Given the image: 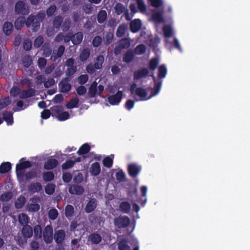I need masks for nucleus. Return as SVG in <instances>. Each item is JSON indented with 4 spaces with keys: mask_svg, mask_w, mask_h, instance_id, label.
Listing matches in <instances>:
<instances>
[{
    "mask_svg": "<svg viewBox=\"0 0 250 250\" xmlns=\"http://www.w3.org/2000/svg\"><path fill=\"white\" fill-rule=\"evenodd\" d=\"M42 178L43 180L46 182H51L54 180V174L51 171L45 172L43 173Z\"/></svg>",
    "mask_w": 250,
    "mask_h": 250,
    "instance_id": "obj_46",
    "label": "nucleus"
},
{
    "mask_svg": "<svg viewBox=\"0 0 250 250\" xmlns=\"http://www.w3.org/2000/svg\"><path fill=\"white\" fill-rule=\"evenodd\" d=\"M59 91L61 92L66 93L72 88V85L69 83L60 82L58 84Z\"/></svg>",
    "mask_w": 250,
    "mask_h": 250,
    "instance_id": "obj_23",
    "label": "nucleus"
},
{
    "mask_svg": "<svg viewBox=\"0 0 250 250\" xmlns=\"http://www.w3.org/2000/svg\"><path fill=\"white\" fill-rule=\"evenodd\" d=\"M163 31L164 36L169 38L172 35V29L169 25H167L163 27Z\"/></svg>",
    "mask_w": 250,
    "mask_h": 250,
    "instance_id": "obj_54",
    "label": "nucleus"
},
{
    "mask_svg": "<svg viewBox=\"0 0 250 250\" xmlns=\"http://www.w3.org/2000/svg\"><path fill=\"white\" fill-rule=\"evenodd\" d=\"M68 191L71 194L81 195L84 193V188L77 184H73L69 188Z\"/></svg>",
    "mask_w": 250,
    "mask_h": 250,
    "instance_id": "obj_10",
    "label": "nucleus"
},
{
    "mask_svg": "<svg viewBox=\"0 0 250 250\" xmlns=\"http://www.w3.org/2000/svg\"><path fill=\"white\" fill-rule=\"evenodd\" d=\"M13 29V26L11 22L6 21L3 26V31L4 34L8 36L11 34Z\"/></svg>",
    "mask_w": 250,
    "mask_h": 250,
    "instance_id": "obj_29",
    "label": "nucleus"
},
{
    "mask_svg": "<svg viewBox=\"0 0 250 250\" xmlns=\"http://www.w3.org/2000/svg\"><path fill=\"white\" fill-rule=\"evenodd\" d=\"M15 11L18 14L25 15L28 13L29 9L25 2L18 0L15 5Z\"/></svg>",
    "mask_w": 250,
    "mask_h": 250,
    "instance_id": "obj_5",
    "label": "nucleus"
},
{
    "mask_svg": "<svg viewBox=\"0 0 250 250\" xmlns=\"http://www.w3.org/2000/svg\"><path fill=\"white\" fill-rule=\"evenodd\" d=\"M12 168V164L9 162H3L0 165V173H8Z\"/></svg>",
    "mask_w": 250,
    "mask_h": 250,
    "instance_id": "obj_25",
    "label": "nucleus"
},
{
    "mask_svg": "<svg viewBox=\"0 0 250 250\" xmlns=\"http://www.w3.org/2000/svg\"><path fill=\"white\" fill-rule=\"evenodd\" d=\"M25 160L24 157L21 159L19 163L17 164L16 167V172L18 177L24 175L23 170L32 167V163L29 161H23Z\"/></svg>",
    "mask_w": 250,
    "mask_h": 250,
    "instance_id": "obj_3",
    "label": "nucleus"
},
{
    "mask_svg": "<svg viewBox=\"0 0 250 250\" xmlns=\"http://www.w3.org/2000/svg\"><path fill=\"white\" fill-rule=\"evenodd\" d=\"M66 37L68 39H64L66 41H69L71 40V42L74 44H78L81 43L83 38V35L82 32H77V33L72 35L71 36H66Z\"/></svg>",
    "mask_w": 250,
    "mask_h": 250,
    "instance_id": "obj_11",
    "label": "nucleus"
},
{
    "mask_svg": "<svg viewBox=\"0 0 250 250\" xmlns=\"http://www.w3.org/2000/svg\"><path fill=\"white\" fill-rule=\"evenodd\" d=\"M65 51V47L63 45H60L57 50H54L52 56H51V60L53 62L57 60L58 58L62 57L64 54Z\"/></svg>",
    "mask_w": 250,
    "mask_h": 250,
    "instance_id": "obj_12",
    "label": "nucleus"
},
{
    "mask_svg": "<svg viewBox=\"0 0 250 250\" xmlns=\"http://www.w3.org/2000/svg\"><path fill=\"white\" fill-rule=\"evenodd\" d=\"M28 190L32 193H38L42 190V184L39 182L31 183L28 188Z\"/></svg>",
    "mask_w": 250,
    "mask_h": 250,
    "instance_id": "obj_16",
    "label": "nucleus"
},
{
    "mask_svg": "<svg viewBox=\"0 0 250 250\" xmlns=\"http://www.w3.org/2000/svg\"><path fill=\"white\" fill-rule=\"evenodd\" d=\"M45 18V14L38 13L36 15H30L27 19L25 25L27 27H32L33 32H36L40 27L41 22Z\"/></svg>",
    "mask_w": 250,
    "mask_h": 250,
    "instance_id": "obj_2",
    "label": "nucleus"
},
{
    "mask_svg": "<svg viewBox=\"0 0 250 250\" xmlns=\"http://www.w3.org/2000/svg\"><path fill=\"white\" fill-rule=\"evenodd\" d=\"M146 51V46L143 44H140L134 49L133 52L136 55H143Z\"/></svg>",
    "mask_w": 250,
    "mask_h": 250,
    "instance_id": "obj_41",
    "label": "nucleus"
},
{
    "mask_svg": "<svg viewBox=\"0 0 250 250\" xmlns=\"http://www.w3.org/2000/svg\"><path fill=\"white\" fill-rule=\"evenodd\" d=\"M141 170V167L136 164H130L128 166V172L130 176L135 178L137 177Z\"/></svg>",
    "mask_w": 250,
    "mask_h": 250,
    "instance_id": "obj_8",
    "label": "nucleus"
},
{
    "mask_svg": "<svg viewBox=\"0 0 250 250\" xmlns=\"http://www.w3.org/2000/svg\"><path fill=\"white\" fill-rule=\"evenodd\" d=\"M104 166L107 168H111L113 165V158L110 156L104 157L103 161Z\"/></svg>",
    "mask_w": 250,
    "mask_h": 250,
    "instance_id": "obj_52",
    "label": "nucleus"
},
{
    "mask_svg": "<svg viewBox=\"0 0 250 250\" xmlns=\"http://www.w3.org/2000/svg\"><path fill=\"white\" fill-rule=\"evenodd\" d=\"M51 113L52 117H57L61 112L63 110V107L62 105H54L51 107Z\"/></svg>",
    "mask_w": 250,
    "mask_h": 250,
    "instance_id": "obj_35",
    "label": "nucleus"
},
{
    "mask_svg": "<svg viewBox=\"0 0 250 250\" xmlns=\"http://www.w3.org/2000/svg\"><path fill=\"white\" fill-rule=\"evenodd\" d=\"M55 185L52 183L47 184L45 187V193L48 195H52L55 191Z\"/></svg>",
    "mask_w": 250,
    "mask_h": 250,
    "instance_id": "obj_43",
    "label": "nucleus"
},
{
    "mask_svg": "<svg viewBox=\"0 0 250 250\" xmlns=\"http://www.w3.org/2000/svg\"><path fill=\"white\" fill-rule=\"evenodd\" d=\"M107 19V13L105 10H101L97 15V21L99 23H104Z\"/></svg>",
    "mask_w": 250,
    "mask_h": 250,
    "instance_id": "obj_34",
    "label": "nucleus"
},
{
    "mask_svg": "<svg viewBox=\"0 0 250 250\" xmlns=\"http://www.w3.org/2000/svg\"><path fill=\"white\" fill-rule=\"evenodd\" d=\"M75 164V162L72 160H66L63 164H62V168L63 170L68 169L72 168Z\"/></svg>",
    "mask_w": 250,
    "mask_h": 250,
    "instance_id": "obj_56",
    "label": "nucleus"
},
{
    "mask_svg": "<svg viewBox=\"0 0 250 250\" xmlns=\"http://www.w3.org/2000/svg\"><path fill=\"white\" fill-rule=\"evenodd\" d=\"M91 175L94 176H98L101 172V167L100 164L96 162L92 163L90 168Z\"/></svg>",
    "mask_w": 250,
    "mask_h": 250,
    "instance_id": "obj_20",
    "label": "nucleus"
},
{
    "mask_svg": "<svg viewBox=\"0 0 250 250\" xmlns=\"http://www.w3.org/2000/svg\"><path fill=\"white\" fill-rule=\"evenodd\" d=\"M97 83L96 82L93 83L88 90L89 96L91 98H93L96 96V94L97 92Z\"/></svg>",
    "mask_w": 250,
    "mask_h": 250,
    "instance_id": "obj_44",
    "label": "nucleus"
},
{
    "mask_svg": "<svg viewBox=\"0 0 250 250\" xmlns=\"http://www.w3.org/2000/svg\"><path fill=\"white\" fill-rule=\"evenodd\" d=\"M97 207V200L95 198H91L86 204L84 211L86 213H90L94 210Z\"/></svg>",
    "mask_w": 250,
    "mask_h": 250,
    "instance_id": "obj_13",
    "label": "nucleus"
},
{
    "mask_svg": "<svg viewBox=\"0 0 250 250\" xmlns=\"http://www.w3.org/2000/svg\"><path fill=\"white\" fill-rule=\"evenodd\" d=\"M72 175L70 173L66 172L62 175L63 181L65 183H70L72 181Z\"/></svg>",
    "mask_w": 250,
    "mask_h": 250,
    "instance_id": "obj_64",
    "label": "nucleus"
},
{
    "mask_svg": "<svg viewBox=\"0 0 250 250\" xmlns=\"http://www.w3.org/2000/svg\"><path fill=\"white\" fill-rule=\"evenodd\" d=\"M149 74V71L147 68H142L134 71L133 74V79L135 81H137V80L148 76Z\"/></svg>",
    "mask_w": 250,
    "mask_h": 250,
    "instance_id": "obj_9",
    "label": "nucleus"
},
{
    "mask_svg": "<svg viewBox=\"0 0 250 250\" xmlns=\"http://www.w3.org/2000/svg\"><path fill=\"white\" fill-rule=\"evenodd\" d=\"M124 5L121 3H117L115 6V12L117 15H120L124 12Z\"/></svg>",
    "mask_w": 250,
    "mask_h": 250,
    "instance_id": "obj_63",
    "label": "nucleus"
},
{
    "mask_svg": "<svg viewBox=\"0 0 250 250\" xmlns=\"http://www.w3.org/2000/svg\"><path fill=\"white\" fill-rule=\"evenodd\" d=\"M88 240L90 241L92 244L98 245L102 241V237L99 233L93 232L89 236Z\"/></svg>",
    "mask_w": 250,
    "mask_h": 250,
    "instance_id": "obj_18",
    "label": "nucleus"
},
{
    "mask_svg": "<svg viewBox=\"0 0 250 250\" xmlns=\"http://www.w3.org/2000/svg\"><path fill=\"white\" fill-rule=\"evenodd\" d=\"M118 250H130V247L128 245L127 240L123 239L118 243Z\"/></svg>",
    "mask_w": 250,
    "mask_h": 250,
    "instance_id": "obj_31",
    "label": "nucleus"
},
{
    "mask_svg": "<svg viewBox=\"0 0 250 250\" xmlns=\"http://www.w3.org/2000/svg\"><path fill=\"white\" fill-rule=\"evenodd\" d=\"M114 224L118 229L126 228L130 224V219L127 216H119L114 219Z\"/></svg>",
    "mask_w": 250,
    "mask_h": 250,
    "instance_id": "obj_4",
    "label": "nucleus"
},
{
    "mask_svg": "<svg viewBox=\"0 0 250 250\" xmlns=\"http://www.w3.org/2000/svg\"><path fill=\"white\" fill-rule=\"evenodd\" d=\"M104 62V56L103 55L98 56L95 60L94 67L96 69H100L103 67Z\"/></svg>",
    "mask_w": 250,
    "mask_h": 250,
    "instance_id": "obj_32",
    "label": "nucleus"
},
{
    "mask_svg": "<svg viewBox=\"0 0 250 250\" xmlns=\"http://www.w3.org/2000/svg\"><path fill=\"white\" fill-rule=\"evenodd\" d=\"M54 239L58 244H62L65 239V231L60 229L56 231L54 234Z\"/></svg>",
    "mask_w": 250,
    "mask_h": 250,
    "instance_id": "obj_15",
    "label": "nucleus"
},
{
    "mask_svg": "<svg viewBox=\"0 0 250 250\" xmlns=\"http://www.w3.org/2000/svg\"><path fill=\"white\" fill-rule=\"evenodd\" d=\"M167 69L164 64L161 65L158 68V77L159 79L164 78L167 74Z\"/></svg>",
    "mask_w": 250,
    "mask_h": 250,
    "instance_id": "obj_36",
    "label": "nucleus"
},
{
    "mask_svg": "<svg viewBox=\"0 0 250 250\" xmlns=\"http://www.w3.org/2000/svg\"><path fill=\"white\" fill-rule=\"evenodd\" d=\"M120 210L124 213H128L130 211L131 205L127 201H123L119 204Z\"/></svg>",
    "mask_w": 250,
    "mask_h": 250,
    "instance_id": "obj_26",
    "label": "nucleus"
},
{
    "mask_svg": "<svg viewBox=\"0 0 250 250\" xmlns=\"http://www.w3.org/2000/svg\"><path fill=\"white\" fill-rule=\"evenodd\" d=\"M123 91L118 90L116 94L108 97V101L111 105H118L123 97Z\"/></svg>",
    "mask_w": 250,
    "mask_h": 250,
    "instance_id": "obj_7",
    "label": "nucleus"
},
{
    "mask_svg": "<svg viewBox=\"0 0 250 250\" xmlns=\"http://www.w3.org/2000/svg\"><path fill=\"white\" fill-rule=\"evenodd\" d=\"M63 18L61 15H58L55 17L53 21V25L56 29H59L63 21Z\"/></svg>",
    "mask_w": 250,
    "mask_h": 250,
    "instance_id": "obj_38",
    "label": "nucleus"
},
{
    "mask_svg": "<svg viewBox=\"0 0 250 250\" xmlns=\"http://www.w3.org/2000/svg\"><path fill=\"white\" fill-rule=\"evenodd\" d=\"M48 217L51 220H55L58 217V211L56 208H52L48 211Z\"/></svg>",
    "mask_w": 250,
    "mask_h": 250,
    "instance_id": "obj_57",
    "label": "nucleus"
},
{
    "mask_svg": "<svg viewBox=\"0 0 250 250\" xmlns=\"http://www.w3.org/2000/svg\"><path fill=\"white\" fill-rule=\"evenodd\" d=\"M74 208L72 205H67L65 208V216L69 218L74 215Z\"/></svg>",
    "mask_w": 250,
    "mask_h": 250,
    "instance_id": "obj_37",
    "label": "nucleus"
},
{
    "mask_svg": "<svg viewBox=\"0 0 250 250\" xmlns=\"http://www.w3.org/2000/svg\"><path fill=\"white\" fill-rule=\"evenodd\" d=\"M21 233L24 237L31 238L33 236V229L30 225H25L22 227Z\"/></svg>",
    "mask_w": 250,
    "mask_h": 250,
    "instance_id": "obj_22",
    "label": "nucleus"
},
{
    "mask_svg": "<svg viewBox=\"0 0 250 250\" xmlns=\"http://www.w3.org/2000/svg\"><path fill=\"white\" fill-rule=\"evenodd\" d=\"M69 118V114L67 111L60 112L58 115V119L59 121H65Z\"/></svg>",
    "mask_w": 250,
    "mask_h": 250,
    "instance_id": "obj_61",
    "label": "nucleus"
},
{
    "mask_svg": "<svg viewBox=\"0 0 250 250\" xmlns=\"http://www.w3.org/2000/svg\"><path fill=\"white\" fill-rule=\"evenodd\" d=\"M26 203V198L22 195L18 197L15 202V206L17 208H21Z\"/></svg>",
    "mask_w": 250,
    "mask_h": 250,
    "instance_id": "obj_39",
    "label": "nucleus"
},
{
    "mask_svg": "<svg viewBox=\"0 0 250 250\" xmlns=\"http://www.w3.org/2000/svg\"><path fill=\"white\" fill-rule=\"evenodd\" d=\"M26 19L24 17H19L14 22V26L16 29L20 30L26 24Z\"/></svg>",
    "mask_w": 250,
    "mask_h": 250,
    "instance_id": "obj_27",
    "label": "nucleus"
},
{
    "mask_svg": "<svg viewBox=\"0 0 250 250\" xmlns=\"http://www.w3.org/2000/svg\"><path fill=\"white\" fill-rule=\"evenodd\" d=\"M79 104V99L78 98H74L70 100V101L68 103L66 106L67 109H73V108L78 107V104Z\"/></svg>",
    "mask_w": 250,
    "mask_h": 250,
    "instance_id": "obj_45",
    "label": "nucleus"
},
{
    "mask_svg": "<svg viewBox=\"0 0 250 250\" xmlns=\"http://www.w3.org/2000/svg\"><path fill=\"white\" fill-rule=\"evenodd\" d=\"M162 82L161 81L155 82L154 89L151 91L148 98H147L148 93L146 89L142 87H136L137 84L136 83H132L130 86V92L131 94L135 93L137 96L140 98V100H146L150 98L156 96L160 92L162 87Z\"/></svg>",
    "mask_w": 250,
    "mask_h": 250,
    "instance_id": "obj_1",
    "label": "nucleus"
},
{
    "mask_svg": "<svg viewBox=\"0 0 250 250\" xmlns=\"http://www.w3.org/2000/svg\"><path fill=\"white\" fill-rule=\"evenodd\" d=\"M134 55L133 50L131 49L127 50L123 55V62L126 63H130L134 60Z\"/></svg>",
    "mask_w": 250,
    "mask_h": 250,
    "instance_id": "obj_19",
    "label": "nucleus"
},
{
    "mask_svg": "<svg viewBox=\"0 0 250 250\" xmlns=\"http://www.w3.org/2000/svg\"><path fill=\"white\" fill-rule=\"evenodd\" d=\"M58 161L55 159H49L45 162L44 167L45 169L51 170L58 166Z\"/></svg>",
    "mask_w": 250,
    "mask_h": 250,
    "instance_id": "obj_21",
    "label": "nucleus"
},
{
    "mask_svg": "<svg viewBox=\"0 0 250 250\" xmlns=\"http://www.w3.org/2000/svg\"><path fill=\"white\" fill-rule=\"evenodd\" d=\"M159 63L158 59L154 57L150 59L149 63V68L151 71H154L157 69Z\"/></svg>",
    "mask_w": 250,
    "mask_h": 250,
    "instance_id": "obj_40",
    "label": "nucleus"
},
{
    "mask_svg": "<svg viewBox=\"0 0 250 250\" xmlns=\"http://www.w3.org/2000/svg\"><path fill=\"white\" fill-rule=\"evenodd\" d=\"M116 177L118 182H124L125 180V175L122 169L118 171L116 174Z\"/></svg>",
    "mask_w": 250,
    "mask_h": 250,
    "instance_id": "obj_51",
    "label": "nucleus"
},
{
    "mask_svg": "<svg viewBox=\"0 0 250 250\" xmlns=\"http://www.w3.org/2000/svg\"><path fill=\"white\" fill-rule=\"evenodd\" d=\"M153 20L157 22H162L164 21L163 14L160 12L153 13L152 15Z\"/></svg>",
    "mask_w": 250,
    "mask_h": 250,
    "instance_id": "obj_49",
    "label": "nucleus"
},
{
    "mask_svg": "<svg viewBox=\"0 0 250 250\" xmlns=\"http://www.w3.org/2000/svg\"><path fill=\"white\" fill-rule=\"evenodd\" d=\"M2 118L8 125H12L13 123L12 112L5 111L2 114Z\"/></svg>",
    "mask_w": 250,
    "mask_h": 250,
    "instance_id": "obj_28",
    "label": "nucleus"
},
{
    "mask_svg": "<svg viewBox=\"0 0 250 250\" xmlns=\"http://www.w3.org/2000/svg\"><path fill=\"white\" fill-rule=\"evenodd\" d=\"M90 56V49L89 48H84L79 55L80 60L82 62L87 61Z\"/></svg>",
    "mask_w": 250,
    "mask_h": 250,
    "instance_id": "obj_24",
    "label": "nucleus"
},
{
    "mask_svg": "<svg viewBox=\"0 0 250 250\" xmlns=\"http://www.w3.org/2000/svg\"><path fill=\"white\" fill-rule=\"evenodd\" d=\"M142 26V21L139 19H135L130 22V30L133 33H137Z\"/></svg>",
    "mask_w": 250,
    "mask_h": 250,
    "instance_id": "obj_14",
    "label": "nucleus"
},
{
    "mask_svg": "<svg viewBox=\"0 0 250 250\" xmlns=\"http://www.w3.org/2000/svg\"><path fill=\"white\" fill-rule=\"evenodd\" d=\"M118 44L120 48L126 49L130 46V42L128 39L125 38L121 40Z\"/></svg>",
    "mask_w": 250,
    "mask_h": 250,
    "instance_id": "obj_48",
    "label": "nucleus"
},
{
    "mask_svg": "<svg viewBox=\"0 0 250 250\" xmlns=\"http://www.w3.org/2000/svg\"><path fill=\"white\" fill-rule=\"evenodd\" d=\"M89 77L86 74L81 75L78 78V81L79 83L84 84L88 81Z\"/></svg>",
    "mask_w": 250,
    "mask_h": 250,
    "instance_id": "obj_62",
    "label": "nucleus"
},
{
    "mask_svg": "<svg viewBox=\"0 0 250 250\" xmlns=\"http://www.w3.org/2000/svg\"><path fill=\"white\" fill-rule=\"evenodd\" d=\"M10 104L11 101L8 97L0 99V110L4 109V108L9 105Z\"/></svg>",
    "mask_w": 250,
    "mask_h": 250,
    "instance_id": "obj_53",
    "label": "nucleus"
},
{
    "mask_svg": "<svg viewBox=\"0 0 250 250\" xmlns=\"http://www.w3.org/2000/svg\"><path fill=\"white\" fill-rule=\"evenodd\" d=\"M43 42V37L42 36H39L34 41V46L35 48H39L42 45Z\"/></svg>",
    "mask_w": 250,
    "mask_h": 250,
    "instance_id": "obj_55",
    "label": "nucleus"
},
{
    "mask_svg": "<svg viewBox=\"0 0 250 250\" xmlns=\"http://www.w3.org/2000/svg\"><path fill=\"white\" fill-rule=\"evenodd\" d=\"M34 232L35 236L38 238L42 237V230L41 226L39 225H36L34 227Z\"/></svg>",
    "mask_w": 250,
    "mask_h": 250,
    "instance_id": "obj_60",
    "label": "nucleus"
},
{
    "mask_svg": "<svg viewBox=\"0 0 250 250\" xmlns=\"http://www.w3.org/2000/svg\"><path fill=\"white\" fill-rule=\"evenodd\" d=\"M102 42V37L100 36H96L94 37L92 40V44L93 47H98L100 45Z\"/></svg>",
    "mask_w": 250,
    "mask_h": 250,
    "instance_id": "obj_59",
    "label": "nucleus"
},
{
    "mask_svg": "<svg viewBox=\"0 0 250 250\" xmlns=\"http://www.w3.org/2000/svg\"><path fill=\"white\" fill-rule=\"evenodd\" d=\"M61 28L63 32H66L70 28L71 25V21L70 20L66 19L64 21L62 22Z\"/></svg>",
    "mask_w": 250,
    "mask_h": 250,
    "instance_id": "obj_58",
    "label": "nucleus"
},
{
    "mask_svg": "<svg viewBox=\"0 0 250 250\" xmlns=\"http://www.w3.org/2000/svg\"><path fill=\"white\" fill-rule=\"evenodd\" d=\"M25 181H28L38 176V172L36 170H31L25 173Z\"/></svg>",
    "mask_w": 250,
    "mask_h": 250,
    "instance_id": "obj_47",
    "label": "nucleus"
},
{
    "mask_svg": "<svg viewBox=\"0 0 250 250\" xmlns=\"http://www.w3.org/2000/svg\"><path fill=\"white\" fill-rule=\"evenodd\" d=\"M12 193L11 191H6L0 196V200L1 202H7L10 200L12 197Z\"/></svg>",
    "mask_w": 250,
    "mask_h": 250,
    "instance_id": "obj_50",
    "label": "nucleus"
},
{
    "mask_svg": "<svg viewBox=\"0 0 250 250\" xmlns=\"http://www.w3.org/2000/svg\"><path fill=\"white\" fill-rule=\"evenodd\" d=\"M22 63L25 68H28L32 64V58L30 55H26L22 58Z\"/></svg>",
    "mask_w": 250,
    "mask_h": 250,
    "instance_id": "obj_42",
    "label": "nucleus"
},
{
    "mask_svg": "<svg viewBox=\"0 0 250 250\" xmlns=\"http://www.w3.org/2000/svg\"><path fill=\"white\" fill-rule=\"evenodd\" d=\"M53 229L51 225L45 226L43 232V237L46 244L51 243L53 240Z\"/></svg>",
    "mask_w": 250,
    "mask_h": 250,
    "instance_id": "obj_6",
    "label": "nucleus"
},
{
    "mask_svg": "<svg viewBox=\"0 0 250 250\" xmlns=\"http://www.w3.org/2000/svg\"><path fill=\"white\" fill-rule=\"evenodd\" d=\"M36 91L33 88H29L26 90H22L20 92V98L26 99L35 96Z\"/></svg>",
    "mask_w": 250,
    "mask_h": 250,
    "instance_id": "obj_17",
    "label": "nucleus"
},
{
    "mask_svg": "<svg viewBox=\"0 0 250 250\" xmlns=\"http://www.w3.org/2000/svg\"><path fill=\"white\" fill-rule=\"evenodd\" d=\"M90 149L91 147L88 144H84L80 147L77 153L78 155H84L89 152Z\"/></svg>",
    "mask_w": 250,
    "mask_h": 250,
    "instance_id": "obj_30",
    "label": "nucleus"
},
{
    "mask_svg": "<svg viewBox=\"0 0 250 250\" xmlns=\"http://www.w3.org/2000/svg\"><path fill=\"white\" fill-rule=\"evenodd\" d=\"M19 222L23 226L27 225L29 222V217L25 213H21L18 216Z\"/></svg>",
    "mask_w": 250,
    "mask_h": 250,
    "instance_id": "obj_33",
    "label": "nucleus"
}]
</instances>
